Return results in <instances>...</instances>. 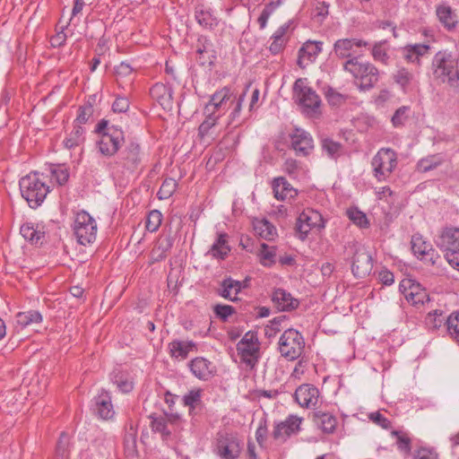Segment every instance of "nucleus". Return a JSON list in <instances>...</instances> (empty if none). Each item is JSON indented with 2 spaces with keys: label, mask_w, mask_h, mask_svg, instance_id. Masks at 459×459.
Wrapping results in <instances>:
<instances>
[{
  "label": "nucleus",
  "mask_w": 459,
  "mask_h": 459,
  "mask_svg": "<svg viewBox=\"0 0 459 459\" xmlns=\"http://www.w3.org/2000/svg\"><path fill=\"white\" fill-rule=\"evenodd\" d=\"M431 70L436 80L452 88L459 87V59L452 52H437L432 59Z\"/></svg>",
  "instance_id": "nucleus-1"
},
{
  "label": "nucleus",
  "mask_w": 459,
  "mask_h": 459,
  "mask_svg": "<svg viewBox=\"0 0 459 459\" xmlns=\"http://www.w3.org/2000/svg\"><path fill=\"white\" fill-rule=\"evenodd\" d=\"M47 178L48 177L44 174L30 172L20 179L21 195L30 208L36 209L40 206L49 193L50 188Z\"/></svg>",
  "instance_id": "nucleus-2"
},
{
  "label": "nucleus",
  "mask_w": 459,
  "mask_h": 459,
  "mask_svg": "<svg viewBox=\"0 0 459 459\" xmlns=\"http://www.w3.org/2000/svg\"><path fill=\"white\" fill-rule=\"evenodd\" d=\"M342 69L358 81V87L363 91L373 89L380 79L378 68L368 61H360L359 56H353L346 60L342 65Z\"/></svg>",
  "instance_id": "nucleus-3"
},
{
  "label": "nucleus",
  "mask_w": 459,
  "mask_h": 459,
  "mask_svg": "<svg viewBox=\"0 0 459 459\" xmlns=\"http://www.w3.org/2000/svg\"><path fill=\"white\" fill-rule=\"evenodd\" d=\"M144 159L145 153L141 145L129 141L118 153L115 168L122 175H133L141 169Z\"/></svg>",
  "instance_id": "nucleus-4"
},
{
  "label": "nucleus",
  "mask_w": 459,
  "mask_h": 459,
  "mask_svg": "<svg viewBox=\"0 0 459 459\" xmlns=\"http://www.w3.org/2000/svg\"><path fill=\"white\" fill-rule=\"evenodd\" d=\"M305 349V341L302 334L296 329L287 328L280 336L278 351L287 360L293 361L299 359Z\"/></svg>",
  "instance_id": "nucleus-5"
},
{
  "label": "nucleus",
  "mask_w": 459,
  "mask_h": 459,
  "mask_svg": "<svg viewBox=\"0 0 459 459\" xmlns=\"http://www.w3.org/2000/svg\"><path fill=\"white\" fill-rule=\"evenodd\" d=\"M325 228V221L322 214L313 208H305L297 218L295 234L299 239L304 241L310 231H321Z\"/></svg>",
  "instance_id": "nucleus-6"
},
{
  "label": "nucleus",
  "mask_w": 459,
  "mask_h": 459,
  "mask_svg": "<svg viewBox=\"0 0 459 459\" xmlns=\"http://www.w3.org/2000/svg\"><path fill=\"white\" fill-rule=\"evenodd\" d=\"M396 166V152L390 148L380 149L371 160L373 175L379 182L386 180Z\"/></svg>",
  "instance_id": "nucleus-7"
},
{
  "label": "nucleus",
  "mask_w": 459,
  "mask_h": 459,
  "mask_svg": "<svg viewBox=\"0 0 459 459\" xmlns=\"http://www.w3.org/2000/svg\"><path fill=\"white\" fill-rule=\"evenodd\" d=\"M74 233L79 244L86 246L92 243L97 236L96 221L85 211L76 213L74 222Z\"/></svg>",
  "instance_id": "nucleus-8"
},
{
  "label": "nucleus",
  "mask_w": 459,
  "mask_h": 459,
  "mask_svg": "<svg viewBox=\"0 0 459 459\" xmlns=\"http://www.w3.org/2000/svg\"><path fill=\"white\" fill-rule=\"evenodd\" d=\"M242 444L236 434L219 432L216 437L214 452L222 459H238L241 454Z\"/></svg>",
  "instance_id": "nucleus-9"
},
{
  "label": "nucleus",
  "mask_w": 459,
  "mask_h": 459,
  "mask_svg": "<svg viewBox=\"0 0 459 459\" xmlns=\"http://www.w3.org/2000/svg\"><path fill=\"white\" fill-rule=\"evenodd\" d=\"M236 97L237 95L230 88L223 87L211 96L204 113L220 115L221 117L233 106Z\"/></svg>",
  "instance_id": "nucleus-10"
},
{
  "label": "nucleus",
  "mask_w": 459,
  "mask_h": 459,
  "mask_svg": "<svg viewBox=\"0 0 459 459\" xmlns=\"http://www.w3.org/2000/svg\"><path fill=\"white\" fill-rule=\"evenodd\" d=\"M293 92L298 103L306 112L316 111L319 108L321 100L316 92L307 84V80L299 78L293 85Z\"/></svg>",
  "instance_id": "nucleus-11"
},
{
  "label": "nucleus",
  "mask_w": 459,
  "mask_h": 459,
  "mask_svg": "<svg viewBox=\"0 0 459 459\" xmlns=\"http://www.w3.org/2000/svg\"><path fill=\"white\" fill-rule=\"evenodd\" d=\"M399 289L406 300L413 307L420 308L430 301L427 290L415 280L403 279L400 282Z\"/></svg>",
  "instance_id": "nucleus-12"
},
{
  "label": "nucleus",
  "mask_w": 459,
  "mask_h": 459,
  "mask_svg": "<svg viewBox=\"0 0 459 459\" xmlns=\"http://www.w3.org/2000/svg\"><path fill=\"white\" fill-rule=\"evenodd\" d=\"M302 421L303 418L290 414L285 420L274 424L272 437L274 440L285 442L291 436L299 433Z\"/></svg>",
  "instance_id": "nucleus-13"
},
{
  "label": "nucleus",
  "mask_w": 459,
  "mask_h": 459,
  "mask_svg": "<svg viewBox=\"0 0 459 459\" xmlns=\"http://www.w3.org/2000/svg\"><path fill=\"white\" fill-rule=\"evenodd\" d=\"M123 141V131L112 126L107 133L102 134L100 136L98 142L99 151L105 156H113L119 150Z\"/></svg>",
  "instance_id": "nucleus-14"
},
{
  "label": "nucleus",
  "mask_w": 459,
  "mask_h": 459,
  "mask_svg": "<svg viewBox=\"0 0 459 459\" xmlns=\"http://www.w3.org/2000/svg\"><path fill=\"white\" fill-rule=\"evenodd\" d=\"M152 430L159 433L163 441L170 438L172 430H175V426H179L181 419L178 415L170 414L169 416H150Z\"/></svg>",
  "instance_id": "nucleus-15"
},
{
  "label": "nucleus",
  "mask_w": 459,
  "mask_h": 459,
  "mask_svg": "<svg viewBox=\"0 0 459 459\" xmlns=\"http://www.w3.org/2000/svg\"><path fill=\"white\" fill-rule=\"evenodd\" d=\"M290 137L291 149L297 156L307 157L313 152L314 140L308 132L295 128Z\"/></svg>",
  "instance_id": "nucleus-16"
},
{
  "label": "nucleus",
  "mask_w": 459,
  "mask_h": 459,
  "mask_svg": "<svg viewBox=\"0 0 459 459\" xmlns=\"http://www.w3.org/2000/svg\"><path fill=\"white\" fill-rule=\"evenodd\" d=\"M373 268L372 256L363 247L355 250L352 257L351 271L355 277L364 278L369 275Z\"/></svg>",
  "instance_id": "nucleus-17"
},
{
  "label": "nucleus",
  "mask_w": 459,
  "mask_h": 459,
  "mask_svg": "<svg viewBox=\"0 0 459 459\" xmlns=\"http://www.w3.org/2000/svg\"><path fill=\"white\" fill-rule=\"evenodd\" d=\"M411 243V250L418 258L430 264H436L439 255L430 243L423 239L422 236L419 234L413 235Z\"/></svg>",
  "instance_id": "nucleus-18"
},
{
  "label": "nucleus",
  "mask_w": 459,
  "mask_h": 459,
  "mask_svg": "<svg viewBox=\"0 0 459 459\" xmlns=\"http://www.w3.org/2000/svg\"><path fill=\"white\" fill-rule=\"evenodd\" d=\"M418 74L419 72L411 71L406 67H399L393 74V79L400 86L403 93H409L419 89Z\"/></svg>",
  "instance_id": "nucleus-19"
},
{
  "label": "nucleus",
  "mask_w": 459,
  "mask_h": 459,
  "mask_svg": "<svg viewBox=\"0 0 459 459\" xmlns=\"http://www.w3.org/2000/svg\"><path fill=\"white\" fill-rule=\"evenodd\" d=\"M369 43L360 39H341L335 41L333 45L334 54L338 58L350 59L357 56L354 48H367Z\"/></svg>",
  "instance_id": "nucleus-20"
},
{
  "label": "nucleus",
  "mask_w": 459,
  "mask_h": 459,
  "mask_svg": "<svg viewBox=\"0 0 459 459\" xmlns=\"http://www.w3.org/2000/svg\"><path fill=\"white\" fill-rule=\"evenodd\" d=\"M322 41H306L299 50L298 65L304 69L308 65L315 62L317 56L322 52Z\"/></svg>",
  "instance_id": "nucleus-21"
},
{
  "label": "nucleus",
  "mask_w": 459,
  "mask_h": 459,
  "mask_svg": "<svg viewBox=\"0 0 459 459\" xmlns=\"http://www.w3.org/2000/svg\"><path fill=\"white\" fill-rule=\"evenodd\" d=\"M293 397L299 406L303 408H309L317 403L319 391L311 384H303L296 389Z\"/></svg>",
  "instance_id": "nucleus-22"
},
{
  "label": "nucleus",
  "mask_w": 459,
  "mask_h": 459,
  "mask_svg": "<svg viewBox=\"0 0 459 459\" xmlns=\"http://www.w3.org/2000/svg\"><path fill=\"white\" fill-rule=\"evenodd\" d=\"M272 188L273 196L281 202H290L298 195V190L294 188L284 177L273 179Z\"/></svg>",
  "instance_id": "nucleus-23"
},
{
  "label": "nucleus",
  "mask_w": 459,
  "mask_h": 459,
  "mask_svg": "<svg viewBox=\"0 0 459 459\" xmlns=\"http://www.w3.org/2000/svg\"><path fill=\"white\" fill-rule=\"evenodd\" d=\"M85 129L82 126H73V129L70 133L66 134V136L63 140V146L74 153L82 155L83 152V144L85 142Z\"/></svg>",
  "instance_id": "nucleus-24"
},
{
  "label": "nucleus",
  "mask_w": 459,
  "mask_h": 459,
  "mask_svg": "<svg viewBox=\"0 0 459 459\" xmlns=\"http://www.w3.org/2000/svg\"><path fill=\"white\" fill-rule=\"evenodd\" d=\"M436 244L443 250L459 251V228L442 229Z\"/></svg>",
  "instance_id": "nucleus-25"
},
{
  "label": "nucleus",
  "mask_w": 459,
  "mask_h": 459,
  "mask_svg": "<svg viewBox=\"0 0 459 459\" xmlns=\"http://www.w3.org/2000/svg\"><path fill=\"white\" fill-rule=\"evenodd\" d=\"M20 233L25 240L35 246H41L46 238L44 225L25 222L20 228Z\"/></svg>",
  "instance_id": "nucleus-26"
},
{
  "label": "nucleus",
  "mask_w": 459,
  "mask_h": 459,
  "mask_svg": "<svg viewBox=\"0 0 459 459\" xmlns=\"http://www.w3.org/2000/svg\"><path fill=\"white\" fill-rule=\"evenodd\" d=\"M189 368L193 375L201 380L210 379L216 372L215 367L212 363L203 357H196L193 359L189 362Z\"/></svg>",
  "instance_id": "nucleus-27"
},
{
  "label": "nucleus",
  "mask_w": 459,
  "mask_h": 459,
  "mask_svg": "<svg viewBox=\"0 0 459 459\" xmlns=\"http://www.w3.org/2000/svg\"><path fill=\"white\" fill-rule=\"evenodd\" d=\"M194 14L196 22L204 29L213 30L217 27L219 21L212 13L211 8L204 3H197L194 7Z\"/></svg>",
  "instance_id": "nucleus-28"
},
{
  "label": "nucleus",
  "mask_w": 459,
  "mask_h": 459,
  "mask_svg": "<svg viewBox=\"0 0 459 459\" xmlns=\"http://www.w3.org/2000/svg\"><path fill=\"white\" fill-rule=\"evenodd\" d=\"M237 351L241 361L253 369L260 359V343H255V345L237 343Z\"/></svg>",
  "instance_id": "nucleus-29"
},
{
  "label": "nucleus",
  "mask_w": 459,
  "mask_h": 459,
  "mask_svg": "<svg viewBox=\"0 0 459 459\" xmlns=\"http://www.w3.org/2000/svg\"><path fill=\"white\" fill-rule=\"evenodd\" d=\"M94 411L100 418L108 420L113 417V404L108 392L102 390L101 393L94 398Z\"/></svg>",
  "instance_id": "nucleus-30"
},
{
  "label": "nucleus",
  "mask_w": 459,
  "mask_h": 459,
  "mask_svg": "<svg viewBox=\"0 0 459 459\" xmlns=\"http://www.w3.org/2000/svg\"><path fill=\"white\" fill-rule=\"evenodd\" d=\"M436 15L439 22L446 30L452 31L456 28L458 24L457 15L452 7L448 4H438L436 7Z\"/></svg>",
  "instance_id": "nucleus-31"
},
{
  "label": "nucleus",
  "mask_w": 459,
  "mask_h": 459,
  "mask_svg": "<svg viewBox=\"0 0 459 459\" xmlns=\"http://www.w3.org/2000/svg\"><path fill=\"white\" fill-rule=\"evenodd\" d=\"M272 300L281 311H290L299 305V301L283 289H276L273 293Z\"/></svg>",
  "instance_id": "nucleus-32"
},
{
  "label": "nucleus",
  "mask_w": 459,
  "mask_h": 459,
  "mask_svg": "<svg viewBox=\"0 0 459 459\" xmlns=\"http://www.w3.org/2000/svg\"><path fill=\"white\" fill-rule=\"evenodd\" d=\"M315 425L325 434H333L337 427V419L329 412L316 411L312 417Z\"/></svg>",
  "instance_id": "nucleus-33"
},
{
  "label": "nucleus",
  "mask_w": 459,
  "mask_h": 459,
  "mask_svg": "<svg viewBox=\"0 0 459 459\" xmlns=\"http://www.w3.org/2000/svg\"><path fill=\"white\" fill-rule=\"evenodd\" d=\"M429 49L430 47L427 44H409L402 48V54L406 62L420 66V58L428 54Z\"/></svg>",
  "instance_id": "nucleus-34"
},
{
  "label": "nucleus",
  "mask_w": 459,
  "mask_h": 459,
  "mask_svg": "<svg viewBox=\"0 0 459 459\" xmlns=\"http://www.w3.org/2000/svg\"><path fill=\"white\" fill-rule=\"evenodd\" d=\"M290 24L286 22L281 25L275 32L272 35L271 39L272 42L269 46V51L273 55H278L283 51L288 40L289 37H287V32L289 31Z\"/></svg>",
  "instance_id": "nucleus-35"
},
{
  "label": "nucleus",
  "mask_w": 459,
  "mask_h": 459,
  "mask_svg": "<svg viewBox=\"0 0 459 459\" xmlns=\"http://www.w3.org/2000/svg\"><path fill=\"white\" fill-rule=\"evenodd\" d=\"M124 449L127 457H135L138 455L137 429L132 423L126 427Z\"/></svg>",
  "instance_id": "nucleus-36"
},
{
  "label": "nucleus",
  "mask_w": 459,
  "mask_h": 459,
  "mask_svg": "<svg viewBox=\"0 0 459 459\" xmlns=\"http://www.w3.org/2000/svg\"><path fill=\"white\" fill-rule=\"evenodd\" d=\"M240 292L239 290V281L234 280L230 277L225 278L220 284L218 294L231 301H237L238 299L237 295Z\"/></svg>",
  "instance_id": "nucleus-37"
},
{
  "label": "nucleus",
  "mask_w": 459,
  "mask_h": 459,
  "mask_svg": "<svg viewBox=\"0 0 459 459\" xmlns=\"http://www.w3.org/2000/svg\"><path fill=\"white\" fill-rule=\"evenodd\" d=\"M228 234L227 233H219L216 240L211 247L209 250V254L217 259L224 260L229 253L230 252V247L228 245Z\"/></svg>",
  "instance_id": "nucleus-38"
},
{
  "label": "nucleus",
  "mask_w": 459,
  "mask_h": 459,
  "mask_svg": "<svg viewBox=\"0 0 459 459\" xmlns=\"http://www.w3.org/2000/svg\"><path fill=\"white\" fill-rule=\"evenodd\" d=\"M195 348V343L192 341L183 342L174 340L169 343V354L172 358L185 359L188 353Z\"/></svg>",
  "instance_id": "nucleus-39"
},
{
  "label": "nucleus",
  "mask_w": 459,
  "mask_h": 459,
  "mask_svg": "<svg viewBox=\"0 0 459 459\" xmlns=\"http://www.w3.org/2000/svg\"><path fill=\"white\" fill-rule=\"evenodd\" d=\"M254 230L262 238L271 241L277 237L276 228L267 220L263 219L254 223Z\"/></svg>",
  "instance_id": "nucleus-40"
},
{
  "label": "nucleus",
  "mask_w": 459,
  "mask_h": 459,
  "mask_svg": "<svg viewBox=\"0 0 459 459\" xmlns=\"http://www.w3.org/2000/svg\"><path fill=\"white\" fill-rule=\"evenodd\" d=\"M150 95L160 106L169 105L171 101V90L163 83H155L150 89Z\"/></svg>",
  "instance_id": "nucleus-41"
},
{
  "label": "nucleus",
  "mask_w": 459,
  "mask_h": 459,
  "mask_svg": "<svg viewBox=\"0 0 459 459\" xmlns=\"http://www.w3.org/2000/svg\"><path fill=\"white\" fill-rule=\"evenodd\" d=\"M445 162V159L442 154L429 155L425 158L420 159L417 163V170L421 173L433 170L442 165Z\"/></svg>",
  "instance_id": "nucleus-42"
},
{
  "label": "nucleus",
  "mask_w": 459,
  "mask_h": 459,
  "mask_svg": "<svg viewBox=\"0 0 459 459\" xmlns=\"http://www.w3.org/2000/svg\"><path fill=\"white\" fill-rule=\"evenodd\" d=\"M389 47L385 40L376 42L371 48V56L376 62L387 65L390 61Z\"/></svg>",
  "instance_id": "nucleus-43"
},
{
  "label": "nucleus",
  "mask_w": 459,
  "mask_h": 459,
  "mask_svg": "<svg viewBox=\"0 0 459 459\" xmlns=\"http://www.w3.org/2000/svg\"><path fill=\"white\" fill-rule=\"evenodd\" d=\"M446 318L443 310L434 309L427 314L424 323L429 331H437L446 325Z\"/></svg>",
  "instance_id": "nucleus-44"
},
{
  "label": "nucleus",
  "mask_w": 459,
  "mask_h": 459,
  "mask_svg": "<svg viewBox=\"0 0 459 459\" xmlns=\"http://www.w3.org/2000/svg\"><path fill=\"white\" fill-rule=\"evenodd\" d=\"M276 247L261 244L258 251L260 263L264 267H272L276 263Z\"/></svg>",
  "instance_id": "nucleus-45"
},
{
  "label": "nucleus",
  "mask_w": 459,
  "mask_h": 459,
  "mask_svg": "<svg viewBox=\"0 0 459 459\" xmlns=\"http://www.w3.org/2000/svg\"><path fill=\"white\" fill-rule=\"evenodd\" d=\"M174 239L170 236L160 238L155 244L153 249V258L156 261L165 258L167 252L173 247Z\"/></svg>",
  "instance_id": "nucleus-46"
},
{
  "label": "nucleus",
  "mask_w": 459,
  "mask_h": 459,
  "mask_svg": "<svg viewBox=\"0 0 459 459\" xmlns=\"http://www.w3.org/2000/svg\"><path fill=\"white\" fill-rule=\"evenodd\" d=\"M391 435L396 439L397 448L406 455H409L411 451V438L410 435L403 430H393Z\"/></svg>",
  "instance_id": "nucleus-47"
},
{
  "label": "nucleus",
  "mask_w": 459,
  "mask_h": 459,
  "mask_svg": "<svg viewBox=\"0 0 459 459\" xmlns=\"http://www.w3.org/2000/svg\"><path fill=\"white\" fill-rule=\"evenodd\" d=\"M322 149L326 154L336 160L342 153L343 146L341 143L333 141L332 138L325 137L321 141Z\"/></svg>",
  "instance_id": "nucleus-48"
},
{
  "label": "nucleus",
  "mask_w": 459,
  "mask_h": 459,
  "mask_svg": "<svg viewBox=\"0 0 459 459\" xmlns=\"http://www.w3.org/2000/svg\"><path fill=\"white\" fill-rule=\"evenodd\" d=\"M202 394L201 388L192 389L183 396V403L189 408L190 413L195 410L200 409L202 406Z\"/></svg>",
  "instance_id": "nucleus-49"
},
{
  "label": "nucleus",
  "mask_w": 459,
  "mask_h": 459,
  "mask_svg": "<svg viewBox=\"0 0 459 459\" xmlns=\"http://www.w3.org/2000/svg\"><path fill=\"white\" fill-rule=\"evenodd\" d=\"M42 316L39 311L30 310L26 312H19L16 315V323L21 327H26L34 323H40Z\"/></svg>",
  "instance_id": "nucleus-50"
},
{
  "label": "nucleus",
  "mask_w": 459,
  "mask_h": 459,
  "mask_svg": "<svg viewBox=\"0 0 459 459\" xmlns=\"http://www.w3.org/2000/svg\"><path fill=\"white\" fill-rule=\"evenodd\" d=\"M246 97V91L240 94L238 97H236V101H234L232 108V111L229 117V122L227 126L238 127L240 126L239 116L242 108V104Z\"/></svg>",
  "instance_id": "nucleus-51"
},
{
  "label": "nucleus",
  "mask_w": 459,
  "mask_h": 459,
  "mask_svg": "<svg viewBox=\"0 0 459 459\" xmlns=\"http://www.w3.org/2000/svg\"><path fill=\"white\" fill-rule=\"evenodd\" d=\"M286 322V316H281L274 317L264 327V335L268 339L274 338L277 333L284 329L282 325L283 323Z\"/></svg>",
  "instance_id": "nucleus-52"
},
{
  "label": "nucleus",
  "mask_w": 459,
  "mask_h": 459,
  "mask_svg": "<svg viewBox=\"0 0 459 459\" xmlns=\"http://www.w3.org/2000/svg\"><path fill=\"white\" fill-rule=\"evenodd\" d=\"M346 215L354 224L359 228L367 229L369 227V221L367 218V215L357 207L348 208L346 210Z\"/></svg>",
  "instance_id": "nucleus-53"
},
{
  "label": "nucleus",
  "mask_w": 459,
  "mask_h": 459,
  "mask_svg": "<svg viewBox=\"0 0 459 459\" xmlns=\"http://www.w3.org/2000/svg\"><path fill=\"white\" fill-rule=\"evenodd\" d=\"M446 325L450 337L459 343V311L453 312L447 316Z\"/></svg>",
  "instance_id": "nucleus-54"
},
{
  "label": "nucleus",
  "mask_w": 459,
  "mask_h": 459,
  "mask_svg": "<svg viewBox=\"0 0 459 459\" xmlns=\"http://www.w3.org/2000/svg\"><path fill=\"white\" fill-rule=\"evenodd\" d=\"M93 107L91 104H84L80 106L77 109L76 118L74 120L73 126H80L86 124L93 115Z\"/></svg>",
  "instance_id": "nucleus-55"
},
{
  "label": "nucleus",
  "mask_w": 459,
  "mask_h": 459,
  "mask_svg": "<svg viewBox=\"0 0 459 459\" xmlns=\"http://www.w3.org/2000/svg\"><path fill=\"white\" fill-rule=\"evenodd\" d=\"M205 119L198 127V135L200 138H204L209 134L211 129H212L216 125L220 118V115L215 114H204Z\"/></svg>",
  "instance_id": "nucleus-56"
},
{
  "label": "nucleus",
  "mask_w": 459,
  "mask_h": 459,
  "mask_svg": "<svg viewBox=\"0 0 459 459\" xmlns=\"http://www.w3.org/2000/svg\"><path fill=\"white\" fill-rule=\"evenodd\" d=\"M196 53L200 55V56L204 54H209V58H216V52L213 49V44L206 36H201L198 38Z\"/></svg>",
  "instance_id": "nucleus-57"
},
{
  "label": "nucleus",
  "mask_w": 459,
  "mask_h": 459,
  "mask_svg": "<svg viewBox=\"0 0 459 459\" xmlns=\"http://www.w3.org/2000/svg\"><path fill=\"white\" fill-rule=\"evenodd\" d=\"M177 186L178 183L175 179L171 178L164 179L158 191V198L160 200L169 199L175 193Z\"/></svg>",
  "instance_id": "nucleus-58"
},
{
  "label": "nucleus",
  "mask_w": 459,
  "mask_h": 459,
  "mask_svg": "<svg viewBox=\"0 0 459 459\" xmlns=\"http://www.w3.org/2000/svg\"><path fill=\"white\" fill-rule=\"evenodd\" d=\"M69 457V437L65 432L61 433L56 447V459H68Z\"/></svg>",
  "instance_id": "nucleus-59"
},
{
  "label": "nucleus",
  "mask_w": 459,
  "mask_h": 459,
  "mask_svg": "<svg viewBox=\"0 0 459 459\" xmlns=\"http://www.w3.org/2000/svg\"><path fill=\"white\" fill-rule=\"evenodd\" d=\"M410 110L411 108L408 106H402L395 110L391 118L394 127H402L405 125L409 118Z\"/></svg>",
  "instance_id": "nucleus-60"
},
{
  "label": "nucleus",
  "mask_w": 459,
  "mask_h": 459,
  "mask_svg": "<svg viewBox=\"0 0 459 459\" xmlns=\"http://www.w3.org/2000/svg\"><path fill=\"white\" fill-rule=\"evenodd\" d=\"M162 221V214L158 210H152L149 212L145 227L146 230L150 232H155L160 228Z\"/></svg>",
  "instance_id": "nucleus-61"
},
{
  "label": "nucleus",
  "mask_w": 459,
  "mask_h": 459,
  "mask_svg": "<svg viewBox=\"0 0 459 459\" xmlns=\"http://www.w3.org/2000/svg\"><path fill=\"white\" fill-rule=\"evenodd\" d=\"M282 170L288 174L291 178H297L302 169L300 162L294 159H287L283 163Z\"/></svg>",
  "instance_id": "nucleus-62"
},
{
  "label": "nucleus",
  "mask_w": 459,
  "mask_h": 459,
  "mask_svg": "<svg viewBox=\"0 0 459 459\" xmlns=\"http://www.w3.org/2000/svg\"><path fill=\"white\" fill-rule=\"evenodd\" d=\"M325 98L331 106L339 107L347 101L348 95L342 94L336 90L330 88L325 93Z\"/></svg>",
  "instance_id": "nucleus-63"
},
{
  "label": "nucleus",
  "mask_w": 459,
  "mask_h": 459,
  "mask_svg": "<svg viewBox=\"0 0 459 459\" xmlns=\"http://www.w3.org/2000/svg\"><path fill=\"white\" fill-rule=\"evenodd\" d=\"M213 312L220 320L226 322L229 317L236 312V310L232 306L217 304L213 307Z\"/></svg>",
  "instance_id": "nucleus-64"
}]
</instances>
